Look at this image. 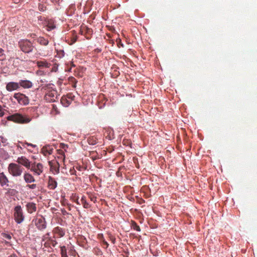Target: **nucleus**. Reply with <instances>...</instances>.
<instances>
[{
	"label": "nucleus",
	"instance_id": "f257e3e1",
	"mask_svg": "<svg viewBox=\"0 0 257 257\" xmlns=\"http://www.w3.org/2000/svg\"><path fill=\"white\" fill-rule=\"evenodd\" d=\"M8 169L9 173L15 177L21 176L24 170L21 166L14 163H10L9 165Z\"/></svg>",
	"mask_w": 257,
	"mask_h": 257
},
{
	"label": "nucleus",
	"instance_id": "f03ea898",
	"mask_svg": "<svg viewBox=\"0 0 257 257\" xmlns=\"http://www.w3.org/2000/svg\"><path fill=\"white\" fill-rule=\"evenodd\" d=\"M8 119L15 122L21 123H27L31 120L30 118L24 116L19 113H16L14 115L9 116L8 117Z\"/></svg>",
	"mask_w": 257,
	"mask_h": 257
},
{
	"label": "nucleus",
	"instance_id": "7ed1b4c3",
	"mask_svg": "<svg viewBox=\"0 0 257 257\" xmlns=\"http://www.w3.org/2000/svg\"><path fill=\"white\" fill-rule=\"evenodd\" d=\"M14 217L17 223H20L24 220V216L22 208L20 206H17L15 208Z\"/></svg>",
	"mask_w": 257,
	"mask_h": 257
},
{
	"label": "nucleus",
	"instance_id": "20e7f679",
	"mask_svg": "<svg viewBox=\"0 0 257 257\" xmlns=\"http://www.w3.org/2000/svg\"><path fill=\"white\" fill-rule=\"evenodd\" d=\"M17 162L19 165H21L27 169H30L31 168V162L24 156L18 157L17 160Z\"/></svg>",
	"mask_w": 257,
	"mask_h": 257
},
{
	"label": "nucleus",
	"instance_id": "39448f33",
	"mask_svg": "<svg viewBox=\"0 0 257 257\" xmlns=\"http://www.w3.org/2000/svg\"><path fill=\"white\" fill-rule=\"evenodd\" d=\"M14 97L20 104L26 105L29 103V99L28 97L23 94L20 93H16Z\"/></svg>",
	"mask_w": 257,
	"mask_h": 257
},
{
	"label": "nucleus",
	"instance_id": "423d86ee",
	"mask_svg": "<svg viewBox=\"0 0 257 257\" xmlns=\"http://www.w3.org/2000/svg\"><path fill=\"white\" fill-rule=\"evenodd\" d=\"M31 167V170L36 175H40L43 172V167L40 163H38L36 165L34 164Z\"/></svg>",
	"mask_w": 257,
	"mask_h": 257
},
{
	"label": "nucleus",
	"instance_id": "0eeeda50",
	"mask_svg": "<svg viewBox=\"0 0 257 257\" xmlns=\"http://www.w3.org/2000/svg\"><path fill=\"white\" fill-rule=\"evenodd\" d=\"M19 88V83L10 82L7 83L6 89L9 91H12L17 90Z\"/></svg>",
	"mask_w": 257,
	"mask_h": 257
},
{
	"label": "nucleus",
	"instance_id": "6e6552de",
	"mask_svg": "<svg viewBox=\"0 0 257 257\" xmlns=\"http://www.w3.org/2000/svg\"><path fill=\"white\" fill-rule=\"evenodd\" d=\"M23 177L24 180L27 183H31L32 182H34L35 181V180L33 176L29 173L25 172L24 174Z\"/></svg>",
	"mask_w": 257,
	"mask_h": 257
},
{
	"label": "nucleus",
	"instance_id": "1a4fd4ad",
	"mask_svg": "<svg viewBox=\"0 0 257 257\" xmlns=\"http://www.w3.org/2000/svg\"><path fill=\"white\" fill-rule=\"evenodd\" d=\"M19 86H21L24 88H29L32 86V83L29 80H21L19 83Z\"/></svg>",
	"mask_w": 257,
	"mask_h": 257
},
{
	"label": "nucleus",
	"instance_id": "9d476101",
	"mask_svg": "<svg viewBox=\"0 0 257 257\" xmlns=\"http://www.w3.org/2000/svg\"><path fill=\"white\" fill-rule=\"evenodd\" d=\"M27 209L29 213H32L35 211L36 210V207L35 204L33 203H29L27 204Z\"/></svg>",
	"mask_w": 257,
	"mask_h": 257
},
{
	"label": "nucleus",
	"instance_id": "9b49d317",
	"mask_svg": "<svg viewBox=\"0 0 257 257\" xmlns=\"http://www.w3.org/2000/svg\"><path fill=\"white\" fill-rule=\"evenodd\" d=\"M47 29L48 31H51V30L54 29L55 28V25H54L53 21L52 20H49L46 22Z\"/></svg>",
	"mask_w": 257,
	"mask_h": 257
},
{
	"label": "nucleus",
	"instance_id": "f8f14e48",
	"mask_svg": "<svg viewBox=\"0 0 257 257\" xmlns=\"http://www.w3.org/2000/svg\"><path fill=\"white\" fill-rule=\"evenodd\" d=\"M8 182V179L4 173L0 174V183L2 185H6Z\"/></svg>",
	"mask_w": 257,
	"mask_h": 257
},
{
	"label": "nucleus",
	"instance_id": "ddd939ff",
	"mask_svg": "<svg viewBox=\"0 0 257 257\" xmlns=\"http://www.w3.org/2000/svg\"><path fill=\"white\" fill-rule=\"evenodd\" d=\"M37 63L38 67H49V64L46 61H38Z\"/></svg>",
	"mask_w": 257,
	"mask_h": 257
},
{
	"label": "nucleus",
	"instance_id": "4468645a",
	"mask_svg": "<svg viewBox=\"0 0 257 257\" xmlns=\"http://www.w3.org/2000/svg\"><path fill=\"white\" fill-rule=\"evenodd\" d=\"M54 231L56 233L58 234L60 237L64 236L65 234L64 232L61 229V228L59 227L55 228Z\"/></svg>",
	"mask_w": 257,
	"mask_h": 257
},
{
	"label": "nucleus",
	"instance_id": "2eb2a0df",
	"mask_svg": "<svg viewBox=\"0 0 257 257\" xmlns=\"http://www.w3.org/2000/svg\"><path fill=\"white\" fill-rule=\"evenodd\" d=\"M61 103L64 106L67 107L70 104V101L66 98H62L61 99Z\"/></svg>",
	"mask_w": 257,
	"mask_h": 257
},
{
	"label": "nucleus",
	"instance_id": "dca6fc26",
	"mask_svg": "<svg viewBox=\"0 0 257 257\" xmlns=\"http://www.w3.org/2000/svg\"><path fill=\"white\" fill-rule=\"evenodd\" d=\"M39 41L40 44L44 45H47L48 44V41L47 40H45V39L43 38H40L39 40Z\"/></svg>",
	"mask_w": 257,
	"mask_h": 257
},
{
	"label": "nucleus",
	"instance_id": "f3484780",
	"mask_svg": "<svg viewBox=\"0 0 257 257\" xmlns=\"http://www.w3.org/2000/svg\"><path fill=\"white\" fill-rule=\"evenodd\" d=\"M61 251H62V257H67V255L66 253L65 248V247H62L61 248Z\"/></svg>",
	"mask_w": 257,
	"mask_h": 257
},
{
	"label": "nucleus",
	"instance_id": "a211bd4d",
	"mask_svg": "<svg viewBox=\"0 0 257 257\" xmlns=\"http://www.w3.org/2000/svg\"><path fill=\"white\" fill-rule=\"evenodd\" d=\"M58 152H59V154L60 155H61V158L62 159L63 161H64L65 160V156H64L63 151L62 150H59Z\"/></svg>",
	"mask_w": 257,
	"mask_h": 257
},
{
	"label": "nucleus",
	"instance_id": "6ab92c4d",
	"mask_svg": "<svg viewBox=\"0 0 257 257\" xmlns=\"http://www.w3.org/2000/svg\"><path fill=\"white\" fill-rule=\"evenodd\" d=\"M3 237L7 239H10L11 238V236L10 234L3 233L2 234Z\"/></svg>",
	"mask_w": 257,
	"mask_h": 257
},
{
	"label": "nucleus",
	"instance_id": "aec40b11",
	"mask_svg": "<svg viewBox=\"0 0 257 257\" xmlns=\"http://www.w3.org/2000/svg\"><path fill=\"white\" fill-rule=\"evenodd\" d=\"M60 147H61V149L64 150L65 151H66V149L68 148V146L66 144H60Z\"/></svg>",
	"mask_w": 257,
	"mask_h": 257
},
{
	"label": "nucleus",
	"instance_id": "412c9836",
	"mask_svg": "<svg viewBox=\"0 0 257 257\" xmlns=\"http://www.w3.org/2000/svg\"><path fill=\"white\" fill-rule=\"evenodd\" d=\"M4 110L2 107L0 105V117L3 116L4 115Z\"/></svg>",
	"mask_w": 257,
	"mask_h": 257
},
{
	"label": "nucleus",
	"instance_id": "4be33fe9",
	"mask_svg": "<svg viewBox=\"0 0 257 257\" xmlns=\"http://www.w3.org/2000/svg\"><path fill=\"white\" fill-rule=\"evenodd\" d=\"M28 187L31 189H35L36 187V184H32L28 186Z\"/></svg>",
	"mask_w": 257,
	"mask_h": 257
},
{
	"label": "nucleus",
	"instance_id": "5701e85b",
	"mask_svg": "<svg viewBox=\"0 0 257 257\" xmlns=\"http://www.w3.org/2000/svg\"><path fill=\"white\" fill-rule=\"evenodd\" d=\"M134 228L137 231H140V227L137 225H135L134 227Z\"/></svg>",
	"mask_w": 257,
	"mask_h": 257
},
{
	"label": "nucleus",
	"instance_id": "b1692460",
	"mask_svg": "<svg viewBox=\"0 0 257 257\" xmlns=\"http://www.w3.org/2000/svg\"><path fill=\"white\" fill-rule=\"evenodd\" d=\"M39 8L40 11H44L45 10L44 7L42 6H39Z\"/></svg>",
	"mask_w": 257,
	"mask_h": 257
},
{
	"label": "nucleus",
	"instance_id": "393cba45",
	"mask_svg": "<svg viewBox=\"0 0 257 257\" xmlns=\"http://www.w3.org/2000/svg\"><path fill=\"white\" fill-rule=\"evenodd\" d=\"M26 144L27 146H31V147H35V145H34L31 144L26 143Z\"/></svg>",
	"mask_w": 257,
	"mask_h": 257
},
{
	"label": "nucleus",
	"instance_id": "a878e982",
	"mask_svg": "<svg viewBox=\"0 0 257 257\" xmlns=\"http://www.w3.org/2000/svg\"><path fill=\"white\" fill-rule=\"evenodd\" d=\"M23 51H25V52H29L30 51H31V50H29L26 51V50H24V49H23Z\"/></svg>",
	"mask_w": 257,
	"mask_h": 257
},
{
	"label": "nucleus",
	"instance_id": "bb28decb",
	"mask_svg": "<svg viewBox=\"0 0 257 257\" xmlns=\"http://www.w3.org/2000/svg\"><path fill=\"white\" fill-rule=\"evenodd\" d=\"M9 257H17L16 255H11L9 256Z\"/></svg>",
	"mask_w": 257,
	"mask_h": 257
},
{
	"label": "nucleus",
	"instance_id": "cd10ccee",
	"mask_svg": "<svg viewBox=\"0 0 257 257\" xmlns=\"http://www.w3.org/2000/svg\"><path fill=\"white\" fill-rule=\"evenodd\" d=\"M56 182H55V186H54V187H56Z\"/></svg>",
	"mask_w": 257,
	"mask_h": 257
}]
</instances>
